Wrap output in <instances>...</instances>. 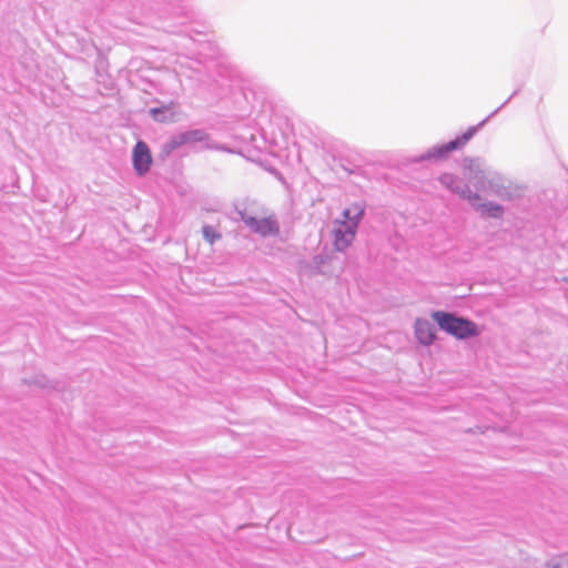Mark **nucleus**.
<instances>
[{
	"label": "nucleus",
	"instance_id": "f257e3e1",
	"mask_svg": "<svg viewBox=\"0 0 568 568\" xmlns=\"http://www.w3.org/2000/svg\"><path fill=\"white\" fill-rule=\"evenodd\" d=\"M463 169L468 180L474 183L476 192H487L507 201L517 195L511 181L498 171L493 170L480 158H465Z\"/></svg>",
	"mask_w": 568,
	"mask_h": 568
},
{
	"label": "nucleus",
	"instance_id": "f03ea898",
	"mask_svg": "<svg viewBox=\"0 0 568 568\" xmlns=\"http://www.w3.org/2000/svg\"><path fill=\"white\" fill-rule=\"evenodd\" d=\"M432 317L443 332L457 339H467L480 334L476 323L468 318L457 316L454 313L435 311L432 313Z\"/></svg>",
	"mask_w": 568,
	"mask_h": 568
},
{
	"label": "nucleus",
	"instance_id": "7ed1b4c3",
	"mask_svg": "<svg viewBox=\"0 0 568 568\" xmlns=\"http://www.w3.org/2000/svg\"><path fill=\"white\" fill-rule=\"evenodd\" d=\"M193 143H204L205 149L220 150L217 145L210 142V135L204 130L194 129L172 135L165 143H163L162 153L169 155L178 148Z\"/></svg>",
	"mask_w": 568,
	"mask_h": 568
},
{
	"label": "nucleus",
	"instance_id": "20e7f679",
	"mask_svg": "<svg viewBox=\"0 0 568 568\" xmlns=\"http://www.w3.org/2000/svg\"><path fill=\"white\" fill-rule=\"evenodd\" d=\"M480 126L481 125L479 124L470 126L465 133L449 141L448 143L434 145L426 153L422 154L417 161L445 159L450 152L460 150L463 146H465Z\"/></svg>",
	"mask_w": 568,
	"mask_h": 568
},
{
	"label": "nucleus",
	"instance_id": "39448f33",
	"mask_svg": "<svg viewBox=\"0 0 568 568\" xmlns=\"http://www.w3.org/2000/svg\"><path fill=\"white\" fill-rule=\"evenodd\" d=\"M240 220L254 233L266 237L275 236L280 233L278 221L275 215L257 219L244 211L237 212Z\"/></svg>",
	"mask_w": 568,
	"mask_h": 568
},
{
	"label": "nucleus",
	"instance_id": "423d86ee",
	"mask_svg": "<svg viewBox=\"0 0 568 568\" xmlns=\"http://www.w3.org/2000/svg\"><path fill=\"white\" fill-rule=\"evenodd\" d=\"M438 182L452 193L463 200L476 202L480 200L479 192L473 191L470 186L458 175L453 173H443L438 176Z\"/></svg>",
	"mask_w": 568,
	"mask_h": 568
},
{
	"label": "nucleus",
	"instance_id": "0eeeda50",
	"mask_svg": "<svg viewBox=\"0 0 568 568\" xmlns=\"http://www.w3.org/2000/svg\"><path fill=\"white\" fill-rule=\"evenodd\" d=\"M357 227L354 223L335 220L334 221V246L336 251H345L354 241Z\"/></svg>",
	"mask_w": 568,
	"mask_h": 568
},
{
	"label": "nucleus",
	"instance_id": "6e6552de",
	"mask_svg": "<svg viewBox=\"0 0 568 568\" xmlns=\"http://www.w3.org/2000/svg\"><path fill=\"white\" fill-rule=\"evenodd\" d=\"M132 160L133 166L138 174L143 175L150 170L152 158L146 143H144L143 141H139L135 144L133 149Z\"/></svg>",
	"mask_w": 568,
	"mask_h": 568
},
{
	"label": "nucleus",
	"instance_id": "1a4fd4ad",
	"mask_svg": "<svg viewBox=\"0 0 568 568\" xmlns=\"http://www.w3.org/2000/svg\"><path fill=\"white\" fill-rule=\"evenodd\" d=\"M414 331L417 341L425 346L432 345L436 338L435 326L428 320L417 318L415 321Z\"/></svg>",
	"mask_w": 568,
	"mask_h": 568
},
{
	"label": "nucleus",
	"instance_id": "9d476101",
	"mask_svg": "<svg viewBox=\"0 0 568 568\" xmlns=\"http://www.w3.org/2000/svg\"><path fill=\"white\" fill-rule=\"evenodd\" d=\"M471 207L480 213L481 216L491 217V219H500L504 213V207L495 202L484 201L480 196V200L476 202H469Z\"/></svg>",
	"mask_w": 568,
	"mask_h": 568
},
{
	"label": "nucleus",
	"instance_id": "9b49d317",
	"mask_svg": "<svg viewBox=\"0 0 568 568\" xmlns=\"http://www.w3.org/2000/svg\"><path fill=\"white\" fill-rule=\"evenodd\" d=\"M364 212L365 205L363 203H354L353 205L343 211V221L354 223L356 227H358V224L364 215Z\"/></svg>",
	"mask_w": 568,
	"mask_h": 568
},
{
	"label": "nucleus",
	"instance_id": "f8f14e48",
	"mask_svg": "<svg viewBox=\"0 0 568 568\" xmlns=\"http://www.w3.org/2000/svg\"><path fill=\"white\" fill-rule=\"evenodd\" d=\"M150 115L158 122H171L173 121V112L169 105H163L161 108H152L150 109Z\"/></svg>",
	"mask_w": 568,
	"mask_h": 568
},
{
	"label": "nucleus",
	"instance_id": "ddd939ff",
	"mask_svg": "<svg viewBox=\"0 0 568 568\" xmlns=\"http://www.w3.org/2000/svg\"><path fill=\"white\" fill-rule=\"evenodd\" d=\"M202 234L205 241L210 244H213L216 240L221 239V234L217 233L212 226L204 225L202 229Z\"/></svg>",
	"mask_w": 568,
	"mask_h": 568
},
{
	"label": "nucleus",
	"instance_id": "4468645a",
	"mask_svg": "<svg viewBox=\"0 0 568 568\" xmlns=\"http://www.w3.org/2000/svg\"><path fill=\"white\" fill-rule=\"evenodd\" d=\"M547 568H568V555L550 559L547 562Z\"/></svg>",
	"mask_w": 568,
	"mask_h": 568
},
{
	"label": "nucleus",
	"instance_id": "2eb2a0df",
	"mask_svg": "<svg viewBox=\"0 0 568 568\" xmlns=\"http://www.w3.org/2000/svg\"><path fill=\"white\" fill-rule=\"evenodd\" d=\"M516 95V92H513L510 94V98L507 99L498 109H496L494 112H491L485 120H483L479 125H484L489 119H491L504 105H506L511 98Z\"/></svg>",
	"mask_w": 568,
	"mask_h": 568
},
{
	"label": "nucleus",
	"instance_id": "dca6fc26",
	"mask_svg": "<svg viewBox=\"0 0 568 568\" xmlns=\"http://www.w3.org/2000/svg\"><path fill=\"white\" fill-rule=\"evenodd\" d=\"M516 95V92H513L510 94V98L507 99L498 109H496L494 112H491L485 120H483L479 125H484L489 119H491L504 105H506L511 98Z\"/></svg>",
	"mask_w": 568,
	"mask_h": 568
},
{
	"label": "nucleus",
	"instance_id": "f3484780",
	"mask_svg": "<svg viewBox=\"0 0 568 568\" xmlns=\"http://www.w3.org/2000/svg\"><path fill=\"white\" fill-rule=\"evenodd\" d=\"M516 95V92H513L510 94V98L507 99L498 109H496L494 112H491L485 120H483L479 125H484L489 119H491L504 105H506L511 98Z\"/></svg>",
	"mask_w": 568,
	"mask_h": 568
},
{
	"label": "nucleus",
	"instance_id": "a211bd4d",
	"mask_svg": "<svg viewBox=\"0 0 568 568\" xmlns=\"http://www.w3.org/2000/svg\"><path fill=\"white\" fill-rule=\"evenodd\" d=\"M41 387H45V384L42 382H38Z\"/></svg>",
	"mask_w": 568,
	"mask_h": 568
}]
</instances>
